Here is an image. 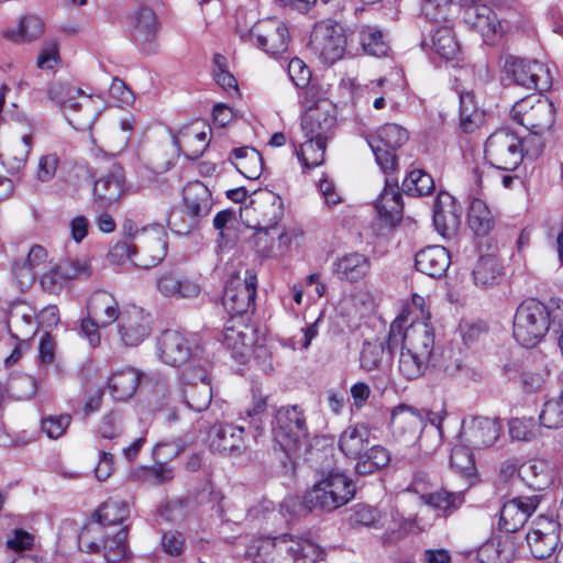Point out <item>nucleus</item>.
<instances>
[{"label": "nucleus", "mask_w": 563, "mask_h": 563, "mask_svg": "<svg viewBox=\"0 0 563 563\" xmlns=\"http://www.w3.org/2000/svg\"><path fill=\"white\" fill-rule=\"evenodd\" d=\"M48 96L62 108L75 129H91L98 117V109L95 100L80 88L56 81L48 87Z\"/></svg>", "instance_id": "1"}, {"label": "nucleus", "mask_w": 563, "mask_h": 563, "mask_svg": "<svg viewBox=\"0 0 563 563\" xmlns=\"http://www.w3.org/2000/svg\"><path fill=\"white\" fill-rule=\"evenodd\" d=\"M550 329L549 313L543 302L536 298H528L518 306L514 317L512 333L520 345L534 347Z\"/></svg>", "instance_id": "2"}, {"label": "nucleus", "mask_w": 563, "mask_h": 563, "mask_svg": "<svg viewBox=\"0 0 563 563\" xmlns=\"http://www.w3.org/2000/svg\"><path fill=\"white\" fill-rule=\"evenodd\" d=\"M355 495V485L341 472H330L317 482L303 497L309 509L335 510L346 505Z\"/></svg>", "instance_id": "3"}, {"label": "nucleus", "mask_w": 563, "mask_h": 563, "mask_svg": "<svg viewBox=\"0 0 563 563\" xmlns=\"http://www.w3.org/2000/svg\"><path fill=\"white\" fill-rule=\"evenodd\" d=\"M184 203L187 220H183L178 211H174L168 220L170 229L177 234H187L196 229L200 220L210 214L213 199L209 188L201 181H190L184 188Z\"/></svg>", "instance_id": "4"}, {"label": "nucleus", "mask_w": 563, "mask_h": 563, "mask_svg": "<svg viewBox=\"0 0 563 563\" xmlns=\"http://www.w3.org/2000/svg\"><path fill=\"white\" fill-rule=\"evenodd\" d=\"M510 117L529 132L544 134L554 123L555 109L550 100L532 95L517 101L510 110Z\"/></svg>", "instance_id": "5"}, {"label": "nucleus", "mask_w": 563, "mask_h": 563, "mask_svg": "<svg viewBox=\"0 0 563 563\" xmlns=\"http://www.w3.org/2000/svg\"><path fill=\"white\" fill-rule=\"evenodd\" d=\"M405 318H397L390 324L387 347L390 352L398 345L432 355L434 349L433 328L427 320L412 321L405 325Z\"/></svg>", "instance_id": "6"}, {"label": "nucleus", "mask_w": 563, "mask_h": 563, "mask_svg": "<svg viewBox=\"0 0 563 563\" xmlns=\"http://www.w3.org/2000/svg\"><path fill=\"white\" fill-rule=\"evenodd\" d=\"M485 157L501 170H515L523 159L521 137L508 129L492 133L485 143Z\"/></svg>", "instance_id": "7"}, {"label": "nucleus", "mask_w": 563, "mask_h": 563, "mask_svg": "<svg viewBox=\"0 0 563 563\" xmlns=\"http://www.w3.org/2000/svg\"><path fill=\"white\" fill-rule=\"evenodd\" d=\"M408 139L407 130L396 123L384 124L376 131L375 135L367 139L375 161L385 174L396 169V151L401 147Z\"/></svg>", "instance_id": "8"}, {"label": "nucleus", "mask_w": 563, "mask_h": 563, "mask_svg": "<svg viewBox=\"0 0 563 563\" xmlns=\"http://www.w3.org/2000/svg\"><path fill=\"white\" fill-rule=\"evenodd\" d=\"M309 47L323 64H333L345 51L343 27L330 20L317 22L310 34Z\"/></svg>", "instance_id": "9"}, {"label": "nucleus", "mask_w": 563, "mask_h": 563, "mask_svg": "<svg viewBox=\"0 0 563 563\" xmlns=\"http://www.w3.org/2000/svg\"><path fill=\"white\" fill-rule=\"evenodd\" d=\"M273 433L276 442L284 450L295 448L308 435V428L303 411L298 406H286L279 408L275 413Z\"/></svg>", "instance_id": "10"}, {"label": "nucleus", "mask_w": 563, "mask_h": 563, "mask_svg": "<svg viewBox=\"0 0 563 563\" xmlns=\"http://www.w3.org/2000/svg\"><path fill=\"white\" fill-rule=\"evenodd\" d=\"M562 521L553 517L540 515L532 521L526 539L532 555L539 560L550 558L558 548Z\"/></svg>", "instance_id": "11"}, {"label": "nucleus", "mask_w": 563, "mask_h": 563, "mask_svg": "<svg viewBox=\"0 0 563 563\" xmlns=\"http://www.w3.org/2000/svg\"><path fill=\"white\" fill-rule=\"evenodd\" d=\"M256 284V275L250 271L245 272L244 278L232 277L227 283L222 305L230 316H242L254 307Z\"/></svg>", "instance_id": "12"}, {"label": "nucleus", "mask_w": 563, "mask_h": 563, "mask_svg": "<svg viewBox=\"0 0 563 563\" xmlns=\"http://www.w3.org/2000/svg\"><path fill=\"white\" fill-rule=\"evenodd\" d=\"M133 239L137 250L139 262L134 265L140 268H150L159 264L167 252L166 232L161 225H153L136 230Z\"/></svg>", "instance_id": "13"}, {"label": "nucleus", "mask_w": 563, "mask_h": 563, "mask_svg": "<svg viewBox=\"0 0 563 563\" xmlns=\"http://www.w3.org/2000/svg\"><path fill=\"white\" fill-rule=\"evenodd\" d=\"M336 126V110L328 100H317L308 106L301 119V129L305 137H314L329 141Z\"/></svg>", "instance_id": "14"}, {"label": "nucleus", "mask_w": 563, "mask_h": 563, "mask_svg": "<svg viewBox=\"0 0 563 563\" xmlns=\"http://www.w3.org/2000/svg\"><path fill=\"white\" fill-rule=\"evenodd\" d=\"M249 36L252 44L273 56L284 54L288 48V29L276 18L257 22L250 30Z\"/></svg>", "instance_id": "15"}, {"label": "nucleus", "mask_w": 563, "mask_h": 563, "mask_svg": "<svg viewBox=\"0 0 563 563\" xmlns=\"http://www.w3.org/2000/svg\"><path fill=\"white\" fill-rule=\"evenodd\" d=\"M505 69L517 85L525 88L542 91L551 86L550 70L537 60L509 56L506 58Z\"/></svg>", "instance_id": "16"}, {"label": "nucleus", "mask_w": 563, "mask_h": 563, "mask_svg": "<svg viewBox=\"0 0 563 563\" xmlns=\"http://www.w3.org/2000/svg\"><path fill=\"white\" fill-rule=\"evenodd\" d=\"M117 322L119 338L124 346H137L151 333V317L140 307L125 308Z\"/></svg>", "instance_id": "17"}, {"label": "nucleus", "mask_w": 563, "mask_h": 563, "mask_svg": "<svg viewBox=\"0 0 563 563\" xmlns=\"http://www.w3.org/2000/svg\"><path fill=\"white\" fill-rule=\"evenodd\" d=\"M297 230L280 229L277 225H257L252 236V243L256 252L264 257L283 255L289 247L294 238H297Z\"/></svg>", "instance_id": "18"}, {"label": "nucleus", "mask_w": 563, "mask_h": 563, "mask_svg": "<svg viewBox=\"0 0 563 563\" xmlns=\"http://www.w3.org/2000/svg\"><path fill=\"white\" fill-rule=\"evenodd\" d=\"M244 424L217 423L208 432V442L212 451L224 455H240L245 449Z\"/></svg>", "instance_id": "19"}, {"label": "nucleus", "mask_w": 563, "mask_h": 563, "mask_svg": "<svg viewBox=\"0 0 563 563\" xmlns=\"http://www.w3.org/2000/svg\"><path fill=\"white\" fill-rule=\"evenodd\" d=\"M159 22L156 13L148 7L142 5L135 12L133 26V41L145 55L159 53L158 31Z\"/></svg>", "instance_id": "20"}, {"label": "nucleus", "mask_w": 563, "mask_h": 563, "mask_svg": "<svg viewBox=\"0 0 563 563\" xmlns=\"http://www.w3.org/2000/svg\"><path fill=\"white\" fill-rule=\"evenodd\" d=\"M464 22L489 45L495 44L504 33L503 24L497 14L492 8L483 3L465 8Z\"/></svg>", "instance_id": "21"}, {"label": "nucleus", "mask_w": 563, "mask_h": 563, "mask_svg": "<svg viewBox=\"0 0 563 563\" xmlns=\"http://www.w3.org/2000/svg\"><path fill=\"white\" fill-rule=\"evenodd\" d=\"M540 495L520 496L506 501L499 514V528L506 532H517L541 503Z\"/></svg>", "instance_id": "22"}, {"label": "nucleus", "mask_w": 563, "mask_h": 563, "mask_svg": "<svg viewBox=\"0 0 563 563\" xmlns=\"http://www.w3.org/2000/svg\"><path fill=\"white\" fill-rule=\"evenodd\" d=\"M320 556V548L310 540L283 534L274 563H316Z\"/></svg>", "instance_id": "23"}, {"label": "nucleus", "mask_w": 563, "mask_h": 563, "mask_svg": "<svg viewBox=\"0 0 563 563\" xmlns=\"http://www.w3.org/2000/svg\"><path fill=\"white\" fill-rule=\"evenodd\" d=\"M423 428V416L407 405L397 406L390 416V429L396 441L413 443Z\"/></svg>", "instance_id": "24"}, {"label": "nucleus", "mask_w": 563, "mask_h": 563, "mask_svg": "<svg viewBox=\"0 0 563 563\" xmlns=\"http://www.w3.org/2000/svg\"><path fill=\"white\" fill-rule=\"evenodd\" d=\"M187 386L184 390L185 401L194 411L206 410L212 399V388L209 384L208 374L205 368H187L184 372Z\"/></svg>", "instance_id": "25"}, {"label": "nucleus", "mask_w": 563, "mask_h": 563, "mask_svg": "<svg viewBox=\"0 0 563 563\" xmlns=\"http://www.w3.org/2000/svg\"><path fill=\"white\" fill-rule=\"evenodd\" d=\"M159 360L166 365L178 367L191 356L189 340L179 331L166 330L157 340Z\"/></svg>", "instance_id": "26"}, {"label": "nucleus", "mask_w": 563, "mask_h": 563, "mask_svg": "<svg viewBox=\"0 0 563 563\" xmlns=\"http://www.w3.org/2000/svg\"><path fill=\"white\" fill-rule=\"evenodd\" d=\"M499 432L500 428L494 419L474 417L463 421L460 437L468 445L482 449L493 445L497 441Z\"/></svg>", "instance_id": "27"}, {"label": "nucleus", "mask_w": 563, "mask_h": 563, "mask_svg": "<svg viewBox=\"0 0 563 563\" xmlns=\"http://www.w3.org/2000/svg\"><path fill=\"white\" fill-rule=\"evenodd\" d=\"M156 288L162 296L175 299H194L201 292L200 285L179 272H165L157 276Z\"/></svg>", "instance_id": "28"}, {"label": "nucleus", "mask_w": 563, "mask_h": 563, "mask_svg": "<svg viewBox=\"0 0 563 563\" xmlns=\"http://www.w3.org/2000/svg\"><path fill=\"white\" fill-rule=\"evenodd\" d=\"M250 206L257 216V225H277L284 216L283 199L268 189L254 191Z\"/></svg>", "instance_id": "29"}, {"label": "nucleus", "mask_w": 563, "mask_h": 563, "mask_svg": "<svg viewBox=\"0 0 563 563\" xmlns=\"http://www.w3.org/2000/svg\"><path fill=\"white\" fill-rule=\"evenodd\" d=\"M372 268L371 258L360 252H350L333 263L334 275L343 282L357 283L364 279Z\"/></svg>", "instance_id": "30"}, {"label": "nucleus", "mask_w": 563, "mask_h": 563, "mask_svg": "<svg viewBox=\"0 0 563 563\" xmlns=\"http://www.w3.org/2000/svg\"><path fill=\"white\" fill-rule=\"evenodd\" d=\"M451 264L448 250L440 245L428 246L416 254V268L432 278L442 277Z\"/></svg>", "instance_id": "31"}, {"label": "nucleus", "mask_w": 563, "mask_h": 563, "mask_svg": "<svg viewBox=\"0 0 563 563\" xmlns=\"http://www.w3.org/2000/svg\"><path fill=\"white\" fill-rule=\"evenodd\" d=\"M124 192V177L120 168H114L109 174L95 181L93 196L100 208H106L117 202Z\"/></svg>", "instance_id": "32"}, {"label": "nucleus", "mask_w": 563, "mask_h": 563, "mask_svg": "<svg viewBox=\"0 0 563 563\" xmlns=\"http://www.w3.org/2000/svg\"><path fill=\"white\" fill-rule=\"evenodd\" d=\"M88 316L102 327H108L121 317L115 298L108 291L99 290L92 294L88 301Z\"/></svg>", "instance_id": "33"}, {"label": "nucleus", "mask_w": 563, "mask_h": 563, "mask_svg": "<svg viewBox=\"0 0 563 563\" xmlns=\"http://www.w3.org/2000/svg\"><path fill=\"white\" fill-rule=\"evenodd\" d=\"M472 276L475 286L486 289L501 282L504 266L497 256L483 255L475 263Z\"/></svg>", "instance_id": "34"}, {"label": "nucleus", "mask_w": 563, "mask_h": 563, "mask_svg": "<svg viewBox=\"0 0 563 563\" xmlns=\"http://www.w3.org/2000/svg\"><path fill=\"white\" fill-rule=\"evenodd\" d=\"M371 430L358 423L347 427L340 435L339 448L351 460H355L371 444Z\"/></svg>", "instance_id": "35"}, {"label": "nucleus", "mask_w": 563, "mask_h": 563, "mask_svg": "<svg viewBox=\"0 0 563 563\" xmlns=\"http://www.w3.org/2000/svg\"><path fill=\"white\" fill-rule=\"evenodd\" d=\"M140 378V372L131 366H124L112 372L108 386L113 398L125 400L132 397L139 387Z\"/></svg>", "instance_id": "36"}, {"label": "nucleus", "mask_w": 563, "mask_h": 563, "mask_svg": "<svg viewBox=\"0 0 563 563\" xmlns=\"http://www.w3.org/2000/svg\"><path fill=\"white\" fill-rule=\"evenodd\" d=\"M110 529L92 515L78 536L80 549L87 553L101 552L102 544L107 542L108 537L112 533L109 531Z\"/></svg>", "instance_id": "37"}, {"label": "nucleus", "mask_w": 563, "mask_h": 563, "mask_svg": "<svg viewBox=\"0 0 563 563\" xmlns=\"http://www.w3.org/2000/svg\"><path fill=\"white\" fill-rule=\"evenodd\" d=\"M229 161L247 179H257L263 172V158L254 147L243 146L232 150Z\"/></svg>", "instance_id": "38"}, {"label": "nucleus", "mask_w": 563, "mask_h": 563, "mask_svg": "<svg viewBox=\"0 0 563 563\" xmlns=\"http://www.w3.org/2000/svg\"><path fill=\"white\" fill-rule=\"evenodd\" d=\"M132 125L128 121L112 124L100 137V150L108 155L120 154L128 145Z\"/></svg>", "instance_id": "39"}, {"label": "nucleus", "mask_w": 563, "mask_h": 563, "mask_svg": "<svg viewBox=\"0 0 563 563\" xmlns=\"http://www.w3.org/2000/svg\"><path fill=\"white\" fill-rule=\"evenodd\" d=\"M400 346L401 349L398 361L399 373L408 380L419 378L428 368L432 355L418 352L404 345Z\"/></svg>", "instance_id": "40"}, {"label": "nucleus", "mask_w": 563, "mask_h": 563, "mask_svg": "<svg viewBox=\"0 0 563 563\" xmlns=\"http://www.w3.org/2000/svg\"><path fill=\"white\" fill-rule=\"evenodd\" d=\"M355 461L356 474L368 475L387 466L390 462V454L383 445L369 444Z\"/></svg>", "instance_id": "41"}, {"label": "nucleus", "mask_w": 563, "mask_h": 563, "mask_svg": "<svg viewBox=\"0 0 563 563\" xmlns=\"http://www.w3.org/2000/svg\"><path fill=\"white\" fill-rule=\"evenodd\" d=\"M485 113L478 107L473 91L460 92V126L465 133H472L484 122Z\"/></svg>", "instance_id": "42"}, {"label": "nucleus", "mask_w": 563, "mask_h": 563, "mask_svg": "<svg viewBox=\"0 0 563 563\" xmlns=\"http://www.w3.org/2000/svg\"><path fill=\"white\" fill-rule=\"evenodd\" d=\"M518 474L528 487L539 492L549 487L553 481V474L543 461H530L522 464Z\"/></svg>", "instance_id": "43"}, {"label": "nucleus", "mask_w": 563, "mask_h": 563, "mask_svg": "<svg viewBox=\"0 0 563 563\" xmlns=\"http://www.w3.org/2000/svg\"><path fill=\"white\" fill-rule=\"evenodd\" d=\"M47 252L42 245H33L22 263H16L13 274L21 285H31L37 274V268L46 262Z\"/></svg>", "instance_id": "44"}, {"label": "nucleus", "mask_w": 563, "mask_h": 563, "mask_svg": "<svg viewBox=\"0 0 563 563\" xmlns=\"http://www.w3.org/2000/svg\"><path fill=\"white\" fill-rule=\"evenodd\" d=\"M420 499L423 504L439 511L444 517H448L457 510L465 500L462 492L452 493L446 489L422 494Z\"/></svg>", "instance_id": "45"}, {"label": "nucleus", "mask_w": 563, "mask_h": 563, "mask_svg": "<svg viewBox=\"0 0 563 563\" xmlns=\"http://www.w3.org/2000/svg\"><path fill=\"white\" fill-rule=\"evenodd\" d=\"M376 208L382 218H389L390 220L400 218L402 202L396 179H386V186L376 202Z\"/></svg>", "instance_id": "46"}, {"label": "nucleus", "mask_w": 563, "mask_h": 563, "mask_svg": "<svg viewBox=\"0 0 563 563\" xmlns=\"http://www.w3.org/2000/svg\"><path fill=\"white\" fill-rule=\"evenodd\" d=\"M175 143L187 158L197 159L208 147L207 132L194 128L183 130L176 136Z\"/></svg>", "instance_id": "47"}, {"label": "nucleus", "mask_w": 563, "mask_h": 563, "mask_svg": "<svg viewBox=\"0 0 563 563\" xmlns=\"http://www.w3.org/2000/svg\"><path fill=\"white\" fill-rule=\"evenodd\" d=\"M109 528L123 525L130 517V506L126 501L109 498L92 514Z\"/></svg>", "instance_id": "48"}, {"label": "nucleus", "mask_w": 563, "mask_h": 563, "mask_svg": "<svg viewBox=\"0 0 563 563\" xmlns=\"http://www.w3.org/2000/svg\"><path fill=\"white\" fill-rule=\"evenodd\" d=\"M468 225L478 236H486L494 229V217L482 199L475 198L472 200L468 211Z\"/></svg>", "instance_id": "49"}, {"label": "nucleus", "mask_w": 563, "mask_h": 563, "mask_svg": "<svg viewBox=\"0 0 563 563\" xmlns=\"http://www.w3.org/2000/svg\"><path fill=\"white\" fill-rule=\"evenodd\" d=\"M223 345L232 351V356L242 361L253 344V335L247 328L245 330L235 327H227L222 333Z\"/></svg>", "instance_id": "50"}, {"label": "nucleus", "mask_w": 563, "mask_h": 563, "mask_svg": "<svg viewBox=\"0 0 563 563\" xmlns=\"http://www.w3.org/2000/svg\"><path fill=\"white\" fill-rule=\"evenodd\" d=\"M129 530V525L122 526L118 532L111 533V536L108 537L107 542L102 544L101 551H103V556L107 562L119 563L130 555L128 545Z\"/></svg>", "instance_id": "51"}, {"label": "nucleus", "mask_w": 563, "mask_h": 563, "mask_svg": "<svg viewBox=\"0 0 563 563\" xmlns=\"http://www.w3.org/2000/svg\"><path fill=\"white\" fill-rule=\"evenodd\" d=\"M306 141L299 148L295 147L296 154L302 166L311 169L320 166L324 161L327 141L314 137H305Z\"/></svg>", "instance_id": "52"}, {"label": "nucleus", "mask_w": 563, "mask_h": 563, "mask_svg": "<svg viewBox=\"0 0 563 563\" xmlns=\"http://www.w3.org/2000/svg\"><path fill=\"white\" fill-rule=\"evenodd\" d=\"M358 37L364 52L369 55L382 57L385 56L389 49L384 33L376 26H362L358 32Z\"/></svg>", "instance_id": "53"}, {"label": "nucleus", "mask_w": 563, "mask_h": 563, "mask_svg": "<svg viewBox=\"0 0 563 563\" xmlns=\"http://www.w3.org/2000/svg\"><path fill=\"white\" fill-rule=\"evenodd\" d=\"M512 550L508 542L493 538L485 542L477 551L481 563H509Z\"/></svg>", "instance_id": "54"}, {"label": "nucleus", "mask_w": 563, "mask_h": 563, "mask_svg": "<svg viewBox=\"0 0 563 563\" xmlns=\"http://www.w3.org/2000/svg\"><path fill=\"white\" fill-rule=\"evenodd\" d=\"M278 545L279 537L254 540L246 549V556L254 563H274Z\"/></svg>", "instance_id": "55"}, {"label": "nucleus", "mask_w": 563, "mask_h": 563, "mask_svg": "<svg viewBox=\"0 0 563 563\" xmlns=\"http://www.w3.org/2000/svg\"><path fill=\"white\" fill-rule=\"evenodd\" d=\"M288 75L297 88L305 89L303 98L306 102L313 99L317 92L314 86H310L311 71L309 67L299 58L290 59L288 64Z\"/></svg>", "instance_id": "56"}, {"label": "nucleus", "mask_w": 563, "mask_h": 563, "mask_svg": "<svg viewBox=\"0 0 563 563\" xmlns=\"http://www.w3.org/2000/svg\"><path fill=\"white\" fill-rule=\"evenodd\" d=\"M405 194L419 197L430 195L434 189V181L431 175L422 169L411 170L402 181Z\"/></svg>", "instance_id": "57"}, {"label": "nucleus", "mask_w": 563, "mask_h": 563, "mask_svg": "<svg viewBox=\"0 0 563 563\" xmlns=\"http://www.w3.org/2000/svg\"><path fill=\"white\" fill-rule=\"evenodd\" d=\"M266 409V397L260 390H253L251 405L241 415L240 420L249 421V428H253L260 434L264 429Z\"/></svg>", "instance_id": "58"}, {"label": "nucleus", "mask_w": 563, "mask_h": 563, "mask_svg": "<svg viewBox=\"0 0 563 563\" xmlns=\"http://www.w3.org/2000/svg\"><path fill=\"white\" fill-rule=\"evenodd\" d=\"M432 46L434 52L445 59L454 58L460 49L453 30L449 26L435 30L432 36Z\"/></svg>", "instance_id": "59"}, {"label": "nucleus", "mask_w": 563, "mask_h": 563, "mask_svg": "<svg viewBox=\"0 0 563 563\" xmlns=\"http://www.w3.org/2000/svg\"><path fill=\"white\" fill-rule=\"evenodd\" d=\"M44 30L42 21L33 15L21 19L18 29L8 31L5 36L14 42H30L37 38Z\"/></svg>", "instance_id": "60"}, {"label": "nucleus", "mask_w": 563, "mask_h": 563, "mask_svg": "<svg viewBox=\"0 0 563 563\" xmlns=\"http://www.w3.org/2000/svg\"><path fill=\"white\" fill-rule=\"evenodd\" d=\"M434 205L443 213V218L446 221L444 228L454 229L456 232L461 223L462 209L456 203L455 198L448 192H440Z\"/></svg>", "instance_id": "61"}, {"label": "nucleus", "mask_w": 563, "mask_h": 563, "mask_svg": "<svg viewBox=\"0 0 563 563\" xmlns=\"http://www.w3.org/2000/svg\"><path fill=\"white\" fill-rule=\"evenodd\" d=\"M540 424L548 429L563 427V390L560 396L548 400L540 413Z\"/></svg>", "instance_id": "62"}, {"label": "nucleus", "mask_w": 563, "mask_h": 563, "mask_svg": "<svg viewBox=\"0 0 563 563\" xmlns=\"http://www.w3.org/2000/svg\"><path fill=\"white\" fill-rule=\"evenodd\" d=\"M509 434L514 440L532 441L539 434V426L533 418H514L509 421Z\"/></svg>", "instance_id": "63"}, {"label": "nucleus", "mask_w": 563, "mask_h": 563, "mask_svg": "<svg viewBox=\"0 0 563 563\" xmlns=\"http://www.w3.org/2000/svg\"><path fill=\"white\" fill-rule=\"evenodd\" d=\"M384 355L385 344L383 342H365L360 356L361 367L367 372L379 368Z\"/></svg>", "instance_id": "64"}]
</instances>
